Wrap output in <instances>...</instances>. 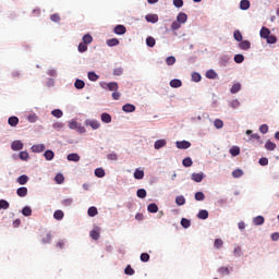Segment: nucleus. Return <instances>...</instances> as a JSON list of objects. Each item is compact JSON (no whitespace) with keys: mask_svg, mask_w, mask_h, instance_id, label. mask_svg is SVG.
Masks as SVG:
<instances>
[{"mask_svg":"<svg viewBox=\"0 0 279 279\" xmlns=\"http://www.w3.org/2000/svg\"><path fill=\"white\" fill-rule=\"evenodd\" d=\"M101 88H108V90L117 92L119 90V84L117 82L104 83L101 84Z\"/></svg>","mask_w":279,"mask_h":279,"instance_id":"nucleus-1","label":"nucleus"},{"mask_svg":"<svg viewBox=\"0 0 279 279\" xmlns=\"http://www.w3.org/2000/svg\"><path fill=\"white\" fill-rule=\"evenodd\" d=\"M85 125L92 128V130H99V128H101V124L99 123V121L90 120V119L85 121Z\"/></svg>","mask_w":279,"mask_h":279,"instance_id":"nucleus-2","label":"nucleus"},{"mask_svg":"<svg viewBox=\"0 0 279 279\" xmlns=\"http://www.w3.org/2000/svg\"><path fill=\"white\" fill-rule=\"evenodd\" d=\"M31 149L34 154H43L45 151V144H35Z\"/></svg>","mask_w":279,"mask_h":279,"instance_id":"nucleus-3","label":"nucleus"},{"mask_svg":"<svg viewBox=\"0 0 279 279\" xmlns=\"http://www.w3.org/2000/svg\"><path fill=\"white\" fill-rule=\"evenodd\" d=\"M114 34H117L118 36H123V34H125V32H128V28H125L124 25H117L113 29Z\"/></svg>","mask_w":279,"mask_h":279,"instance_id":"nucleus-4","label":"nucleus"},{"mask_svg":"<svg viewBox=\"0 0 279 279\" xmlns=\"http://www.w3.org/2000/svg\"><path fill=\"white\" fill-rule=\"evenodd\" d=\"M11 149H13V151H21V149H23V142L19 140L12 142Z\"/></svg>","mask_w":279,"mask_h":279,"instance_id":"nucleus-5","label":"nucleus"},{"mask_svg":"<svg viewBox=\"0 0 279 279\" xmlns=\"http://www.w3.org/2000/svg\"><path fill=\"white\" fill-rule=\"evenodd\" d=\"M239 48L243 51H250V49H252V44L248 40H242L239 44Z\"/></svg>","mask_w":279,"mask_h":279,"instance_id":"nucleus-6","label":"nucleus"},{"mask_svg":"<svg viewBox=\"0 0 279 279\" xmlns=\"http://www.w3.org/2000/svg\"><path fill=\"white\" fill-rule=\"evenodd\" d=\"M178 149H189L191 147V142L189 141H181L175 143Z\"/></svg>","mask_w":279,"mask_h":279,"instance_id":"nucleus-7","label":"nucleus"},{"mask_svg":"<svg viewBox=\"0 0 279 279\" xmlns=\"http://www.w3.org/2000/svg\"><path fill=\"white\" fill-rule=\"evenodd\" d=\"M177 21L182 25L186 23V21H189V15H186V13L181 12L178 14Z\"/></svg>","mask_w":279,"mask_h":279,"instance_id":"nucleus-8","label":"nucleus"},{"mask_svg":"<svg viewBox=\"0 0 279 279\" xmlns=\"http://www.w3.org/2000/svg\"><path fill=\"white\" fill-rule=\"evenodd\" d=\"M66 158L70 162H80V155L77 153L69 154Z\"/></svg>","mask_w":279,"mask_h":279,"instance_id":"nucleus-9","label":"nucleus"},{"mask_svg":"<svg viewBox=\"0 0 279 279\" xmlns=\"http://www.w3.org/2000/svg\"><path fill=\"white\" fill-rule=\"evenodd\" d=\"M145 19L147 23H158V14H147Z\"/></svg>","mask_w":279,"mask_h":279,"instance_id":"nucleus-10","label":"nucleus"},{"mask_svg":"<svg viewBox=\"0 0 279 279\" xmlns=\"http://www.w3.org/2000/svg\"><path fill=\"white\" fill-rule=\"evenodd\" d=\"M162 147H167V140H157L155 142V149H162Z\"/></svg>","mask_w":279,"mask_h":279,"instance_id":"nucleus-11","label":"nucleus"},{"mask_svg":"<svg viewBox=\"0 0 279 279\" xmlns=\"http://www.w3.org/2000/svg\"><path fill=\"white\" fill-rule=\"evenodd\" d=\"M269 34H271V31H269V28L267 27H262L260 32H259V36L260 38H269Z\"/></svg>","mask_w":279,"mask_h":279,"instance_id":"nucleus-12","label":"nucleus"},{"mask_svg":"<svg viewBox=\"0 0 279 279\" xmlns=\"http://www.w3.org/2000/svg\"><path fill=\"white\" fill-rule=\"evenodd\" d=\"M133 175H134L135 180H143V178H145V171H143L141 169H135V172Z\"/></svg>","mask_w":279,"mask_h":279,"instance_id":"nucleus-13","label":"nucleus"},{"mask_svg":"<svg viewBox=\"0 0 279 279\" xmlns=\"http://www.w3.org/2000/svg\"><path fill=\"white\" fill-rule=\"evenodd\" d=\"M123 112H134L136 107L132 104H126L122 107Z\"/></svg>","mask_w":279,"mask_h":279,"instance_id":"nucleus-14","label":"nucleus"},{"mask_svg":"<svg viewBox=\"0 0 279 279\" xmlns=\"http://www.w3.org/2000/svg\"><path fill=\"white\" fill-rule=\"evenodd\" d=\"M100 119L102 123H112V117L109 113H102Z\"/></svg>","mask_w":279,"mask_h":279,"instance_id":"nucleus-15","label":"nucleus"},{"mask_svg":"<svg viewBox=\"0 0 279 279\" xmlns=\"http://www.w3.org/2000/svg\"><path fill=\"white\" fill-rule=\"evenodd\" d=\"M170 86L171 88H180V86H182V81L173 78L172 81H170Z\"/></svg>","mask_w":279,"mask_h":279,"instance_id":"nucleus-16","label":"nucleus"},{"mask_svg":"<svg viewBox=\"0 0 279 279\" xmlns=\"http://www.w3.org/2000/svg\"><path fill=\"white\" fill-rule=\"evenodd\" d=\"M53 218L57 219V221L64 219V211L60 209L56 210L53 214Z\"/></svg>","mask_w":279,"mask_h":279,"instance_id":"nucleus-17","label":"nucleus"},{"mask_svg":"<svg viewBox=\"0 0 279 279\" xmlns=\"http://www.w3.org/2000/svg\"><path fill=\"white\" fill-rule=\"evenodd\" d=\"M192 180L194 182H202V180H204V174L202 172H199V173H192Z\"/></svg>","mask_w":279,"mask_h":279,"instance_id":"nucleus-18","label":"nucleus"},{"mask_svg":"<svg viewBox=\"0 0 279 279\" xmlns=\"http://www.w3.org/2000/svg\"><path fill=\"white\" fill-rule=\"evenodd\" d=\"M16 195H19V197H26L27 196V187H19L16 190Z\"/></svg>","mask_w":279,"mask_h":279,"instance_id":"nucleus-19","label":"nucleus"},{"mask_svg":"<svg viewBox=\"0 0 279 279\" xmlns=\"http://www.w3.org/2000/svg\"><path fill=\"white\" fill-rule=\"evenodd\" d=\"M17 182L21 185H25L26 182H29V177H27V174H22L17 178Z\"/></svg>","mask_w":279,"mask_h":279,"instance_id":"nucleus-20","label":"nucleus"},{"mask_svg":"<svg viewBox=\"0 0 279 279\" xmlns=\"http://www.w3.org/2000/svg\"><path fill=\"white\" fill-rule=\"evenodd\" d=\"M253 222L255 226H263V223H265V217L257 216L253 219Z\"/></svg>","mask_w":279,"mask_h":279,"instance_id":"nucleus-21","label":"nucleus"},{"mask_svg":"<svg viewBox=\"0 0 279 279\" xmlns=\"http://www.w3.org/2000/svg\"><path fill=\"white\" fill-rule=\"evenodd\" d=\"M175 204L178 206H184L186 204V198H184L183 195L177 196L175 197Z\"/></svg>","mask_w":279,"mask_h":279,"instance_id":"nucleus-22","label":"nucleus"},{"mask_svg":"<svg viewBox=\"0 0 279 279\" xmlns=\"http://www.w3.org/2000/svg\"><path fill=\"white\" fill-rule=\"evenodd\" d=\"M265 149H267L268 151H274V149H276V143L267 141L265 144Z\"/></svg>","mask_w":279,"mask_h":279,"instance_id":"nucleus-23","label":"nucleus"},{"mask_svg":"<svg viewBox=\"0 0 279 279\" xmlns=\"http://www.w3.org/2000/svg\"><path fill=\"white\" fill-rule=\"evenodd\" d=\"M77 49H78L80 53H84V52L88 51V44H85L83 41V43L78 44Z\"/></svg>","mask_w":279,"mask_h":279,"instance_id":"nucleus-24","label":"nucleus"},{"mask_svg":"<svg viewBox=\"0 0 279 279\" xmlns=\"http://www.w3.org/2000/svg\"><path fill=\"white\" fill-rule=\"evenodd\" d=\"M8 123L11 128H16V125H19V119L16 117H11L9 118Z\"/></svg>","mask_w":279,"mask_h":279,"instance_id":"nucleus-25","label":"nucleus"},{"mask_svg":"<svg viewBox=\"0 0 279 279\" xmlns=\"http://www.w3.org/2000/svg\"><path fill=\"white\" fill-rule=\"evenodd\" d=\"M99 211L97 210V207H89L87 210L89 217H97Z\"/></svg>","mask_w":279,"mask_h":279,"instance_id":"nucleus-26","label":"nucleus"},{"mask_svg":"<svg viewBox=\"0 0 279 279\" xmlns=\"http://www.w3.org/2000/svg\"><path fill=\"white\" fill-rule=\"evenodd\" d=\"M240 10H250V0H241Z\"/></svg>","mask_w":279,"mask_h":279,"instance_id":"nucleus-27","label":"nucleus"},{"mask_svg":"<svg viewBox=\"0 0 279 279\" xmlns=\"http://www.w3.org/2000/svg\"><path fill=\"white\" fill-rule=\"evenodd\" d=\"M44 156L46 160H52L53 158H56V154L53 153V150H46Z\"/></svg>","mask_w":279,"mask_h":279,"instance_id":"nucleus-28","label":"nucleus"},{"mask_svg":"<svg viewBox=\"0 0 279 279\" xmlns=\"http://www.w3.org/2000/svg\"><path fill=\"white\" fill-rule=\"evenodd\" d=\"M229 154H231V156H239V154H241V148H239V146H233L230 148Z\"/></svg>","mask_w":279,"mask_h":279,"instance_id":"nucleus-29","label":"nucleus"},{"mask_svg":"<svg viewBox=\"0 0 279 279\" xmlns=\"http://www.w3.org/2000/svg\"><path fill=\"white\" fill-rule=\"evenodd\" d=\"M247 136H251V141H260V135H258V133H254L252 134V130H247L246 131Z\"/></svg>","mask_w":279,"mask_h":279,"instance_id":"nucleus-30","label":"nucleus"},{"mask_svg":"<svg viewBox=\"0 0 279 279\" xmlns=\"http://www.w3.org/2000/svg\"><path fill=\"white\" fill-rule=\"evenodd\" d=\"M206 77H207L208 80H216V77H217V72H215V70H208V71L206 72Z\"/></svg>","mask_w":279,"mask_h":279,"instance_id":"nucleus-31","label":"nucleus"},{"mask_svg":"<svg viewBox=\"0 0 279 279\" xmlns=\"http://www.w3.org/2000/svg\"><path fill=\"white\" fill-rule=\"evenodd\" d=\"M75 88H77V90H82V88H84V86H86V83H84V81L82 80H76L74 83Z\"/></svg>","mask_w":279,"mask_h":279,"instance_id":"nucleus-32","label":"nucleus"},{"mask_svg":"<svg viewBox=\"0 0 279 279\" xmlns=\"http://www.w3.org/2000/svg\"><path fill=\"white\" fill-rule=\"evenodd\" d=\"M195 199L196 202H204V199H206V195L204 194V192H196Z\"/></svg>","mask_w":279,"mask_h":279,"instance_id":"nucleus-33","label":"nucleus"},{"mask_svg":"<svg viewBox=\"0 0 279 279\" xmlns=\"http://www.w3.org/2000/svg\"><path fill=\"white\" fill-rule=\"evenodd\" d=\"M95 175L96 178H104L106 175V170H104L102 168H97L95 170Z\"/></svg>","mask_w":279,"mask_h":279,"instance_id":"nucleus-34","label":"nucleus"},{"mask_svg":"<svg viewBox=\"0 0 279 279\" xmlns=\"http://www.w3.org/2000/svg\"><path fill=\"white\" fill-rule=\"evenodd\" d=\"M183 167H193V159L191 157H186L182 160Z\"/></svg>","mask_w":279,"mask_h":279,"instance_id":"nucleus-35","label":"nucleus"},{"mask_svg":"<svg viewBox=\"0 0 279 279\" xmlns=\"http://www.w3.org/2000/svg\"><path fill=\"white\" fill-rule=\"evenodd\" d=\"M22 214L24 215V217H32V207L25 206L22 209Z\"/></svg>","mask_w":279,"mask_h":279,"instance_id":"nucleus-36","label":"nucleus"},{"mask_svg":"<svg viewBox=\"0 0 279 279\" xmlns=\"http://www.w3.org/2000/svg\"><path fill=\"white\" fill-rule=\"evenodd\" d=\"M233 38L234 40H236L238 43H241L243 40V35L241 34V31H235L233 33Z\"/></svg>","mask_w":279,"mask_h":279,"instance_id":"nucleus-37","label":"nucleus"},{"mask_svg":"<svg viewBox=\"0 0 279 279\" xmlns=\"http://www.w3.org/2000/svg\"><path fill=\"white\" fill-rule=\"evenodd\" d=\"M83 43L85 45H90L93 43V36L90 34H86L83 36Z\"/></svg>","mask_w":279,"mask_h":279,"instance_id":"nucleus-38","label":"nucleus"},{"mask_svg":"<svg viewBox=\"0 0 279 279\" xmlns=\"http://www.w3.org/2000/svg\"><path fill=\"white\" fill-rule=\"evenodd\" d=\"M239 90H241V84L240 83L233 84L231 87L232 95H236V93H239Z\"/></svg>","mask_w":279,"mask_h":279,"instance_id":"nucleus-39","label":"nucleus"},{"mask_svg":"<svg viewBox=\"0 0 279 279\" xmlns=\"http://www.w3.org/2000/svg\"><path fill=\"white\" fill-rule=\"evenodd\" d=\"M87 76L90 82H97V80H99V75L95 72H88Z\"/></svg>","mask_w":279,"mask_h":279,"instance_id":"nucleus-40","label":"nucleus"},{"mask_svg":"<svg viewBox=\"0 0 279 279\" xmlns=\"http://www.w3.org/2000/svg\"><path fill=\"white\" fill-rule=\"evenodd\" d=\"M89 236L94 240V241H98L99 240V231L98 230H92L89 233Z\"/></svg>","mask_w":279,"mask_h":279,"instance_id":"nucleus-41","label":"nucleus"},{"mask_svg":"<svg viewBox=\"0 0 279 279\" xmlns=\"http://www.w3.org/2000/svg\"><path fill=\"white\" fill-rule=\"evenodd\" d=\"M137 197L145 199L147 197V191H145V189L137 190Z\"/></svg>","mask_w":279,"mask_h":279,"instance_id":"nucleus-42","label":"nucleus"},{"mask_svg":"<svg viewBox=\"0 0 279 279\" xmlns=\"http://www.w3.org/2000/svg\"><path fill=\"white\" fill-rule=\"evenodd\" d=\"M8 208H10V203L5 199H0V209L8 210Z\"/></svg>","mask_w":279,"mask_h":279,"instance_id":"nucleus-43","label":"nucleus"},{"mask_svg":"<svg viewBox=\"0 0 279 279\" xmlns=\"http://www.w3.org/2000/svg\"><path fill=\"white\" fill-rule=\"evenodd\" d=\"M266 40L269 45H276V43H278V38H276V36L274 35H268V37H266Z\"/></svg>","mask_w":279,"mask_h":279,"instance_id":"nucleus-44","label":"nucleus"},{"mask_svg":"<svg viewBox=\"0 0 279 279\" xmlns=\"http://www.w3.org/2000/svg\"><path fill=\"white\" fill-rule=\"evenodd\" d=\"M147 210L148 213H158V205H156L155 203H151L148 205Z\"/></svg>","mask_w":279,"mask_h":279,"instance_id":"nucleus-45","label":"nucleus"},{"mask_svg":"<svg viewBox=\"0 0 279 279\" xmlns=\"http://www.w3.org/2000/svg\"><path fill=\"white\" fill-rule=\"evenodd\" d=\"M107 45H108V47H117V45H119V39H117V38L108 39Z\"/></svg>","mask_w":279,"mask_h":279,"instance_id":"nucleus-46","label":"nucleus"},{"mask_svg":"<svg viewBox=\"0 0 279 279\" xmlns=\"http://www.w3.org/2000/svg\"><path fill=\"white\" fill-rule=\"evenodd\" d=\"M146 45L147 47H156V39L154 37H147Z\"/></svg>","mask_w":279,"mask_h":279,"instance_id":"nucleus-47","label":"nucleus"},{"mask_svg":"<svg viewBox=\"0 0 279 279\" xmlns=\"http://www.w3.org/2000/svg\"><path fill=\"white\" fill-rule=\"evenodd\" d=\"M192 82H202V74L197 72L192 73Z\"/></svg>","mask_w":279,"mask_h":279,"instance_id":"nucleus-48","label":"nucleus"},{"mask_svg":"<svg viewBox=\"0 0 279 279\" xmlns=\"http://www.w3.org/2000/svg\"><path fill=\"white\" fill-rule=\"evenodd\" d=\"M197 217L198 219H206L208 217V210L202 209L201 211H198Z\"/></svg>","mask_w":279,"mask_h":279,"instance_id":"nucleus-49","label":"nucleus"},{"mask_svg":"<svg viewBox=\"0 0 279 279\" xmlns=\"http://www.w3.org/2000/svg\"><path fill=\"white\" fill-rule=\"evenodd\" d=\"M166 64H167L168 66H173V64H175V57H173V56L168 57V58L166 59Z\"/></svg>","mask_w":279,"mask_h":279,"instance_id":"nucleus-50","label":"nucleus"},{"mask_svg":"<svg viewBox=\"0 0 279 279\" xmlns=\"http://www.w3.org/2000/svg\"><path fill=\"white\" fill-rule=\"evenodd\" d=\"M244 60H245V57H244L243 54H235V56H234V62H235L236 64L243 63Z\"/></svg>","mask_w":279,"mask_h":279,"instance_id":"nucleus-51","label":"nucleus"},{"mask_svg":"<svg viewBox=\"0 0 279 279\" xmlns=\"http://www.w3.org/2000/svg\"><path fill=\"white\" fill-rule=\"evenodd\" d=\"M214 247H216V250H220V247H223V240L216 239L214 242Z\"/></svg>","mask_w":279,"mask_h":279,"instance_id":"nucleus-52","label":"nucleus"},{"mask_svg":"<svg viewBox=\"0 0 279 279\" xmlns=\"http://www.w3.org/2000/svg\"><path fill=\"white\" fill-rule=\"evenodd\" d=\"M218 271L221 276H230V269L228 267H220Z\"/></svg>","mask_w":279,"mask_h":279,"instance_id":"nucleus-53","label":"nucleus"},{"mask_svg":"<svg viewBox=\"0 0 279 279\" xmlns=\"http://www.w3.org/2000/svg\"><path fill=\"white\" fill-rule=\"evenodd\" d=\"M54 181L57 182V184H62L64 182V175L62 173H58L54 177Z\"/></svg>","mask_w":279,"mask_h":279,"instance_id":"nucleus-54","label":"nucleus"},{"mask_svg":"<svg viewBox=\"0 0 279 279\" xmlns=\"http://www.w3.org/2000/svg\"><path fill=\"white\" fill-rule=\"evenodd\" d=\"M50 21H52V23H60L61 19H60V14L58 13H53L50 15Z\"/></svg>","mask_w":279,"mask_h":279,"instance_id":"nucleus-55","label":"nucleus"},{"mask_svg":"<svg viewBox=\"0 0 279 279\" xmlns=\"http://www.w3.org/2000/svg\"><path fill=\"white\" fill-rule=\"evenodd\" d=\"M214 125L217 130H221V128H223V121L221 119H216Z\"/></svg>","mask_w":279,"mask_h":279,"instance_id":"nucleus-56","label":"nucleus"},{"mask_svg":"<svg viewBox=\"0 0 279 279\" xmlns=\"http://www.w3.org/2000/svg\"><path fill=\"white\" fill-rule=\"evenodd\" d=\"M51 114H52V117H56L57 119H61L63 113H62V110L54 109V110L51 111Z\"/></svg>","mask_w":279,"mask_h":279,"instance_id":"nucleus-57","label":"nucleus"},{"mask_svg":"<svg viewBox=\"0 0 279 279\" xmlns=\"http://www.w3.org/2000/svg\"><path fill=\"white\" fill-rule=\"evenodd\" d=\"M181 226L183 228H191V220L186 219V218H182L181 219Z\"/></svg>","mask_w":279,"mask_h":279,"instance_id":"nucleus-58","label":"nucleus"},{"mask_svg":"<svg viewBox=\"0 0 279 279\" xmlns=\"http://www.w3.org/2000/svg\"><path fill=\"white\" fill-rule=\"evenodd\" d=\"M124 272L126 274V276H134V269L130 265L126 266V268L124 269Z\"/></svg>","mask_w":279,"mask_h":279,"instance_id":"nucleus-59","label":"nucleus"},{"mask_svg":"<svg viewBox=\"0 0 279 279\" xmlns=\"http://www.w3.org/2000/svg\"><path fill=\"white\" fill-rule=\"evenodd\" d=\"M259 132H260L262 134H267V133L269 132V126H268L267 124H262V125L259 126Z\"/></svg>","mask_w":279,"mask_h":279,"instance_id":"nucleus-60","label":"nucleus"},{"mask_svg":"<svg viewBox=\"0 0 279 279\" xmlns=\"http://www.w3.org/2000/svg\"><path fill=\"white\" fill-rule=\"evenodd\" d=\"M140 258L142 263H149V254L147 253H142Z\"/></svg>","mask_w":279,"mask_h":279,"instance_id":"nucleus-61","label":"nucleus"},{"mask_svg":"<svg viewBox=\"0 0 279 279\" xmlns=\"http://www.w3.org/2000/svg\"><path fill=\"white\" fill-rule=\"evenodd\" d=\"M78 125L80 124L75 120L69 122L70 130H77Z\"/></svg>","mask_w":279,"mask_h":279,"instance_id":"nucleus-62","label":"nucleus"},{"mask_svg":"<svg viewBox=\"0 0 279 279\" xmlns=\"http://www.w3.org/2000/svg\"><path fill=\"white\" fill-rule=\"evenodd\" d=\"M232 175L234 178H241L243 175V171L241 169H235L233 170Z\"/></svg>","mask_w":279,"mask_h":279,"instance_id":"nucleus-63","label":"nucleus"},{"mask_svg":"<svg viewBox=\"0 0 279 279\" xmlns=\"http://www.w3.org/2000/svg\"><path fill=\"white\" fill-rule=\"evenodd\" d=\"M180 27H181V24L179 23L178 20L174 21V22L172 23V25H171V29H173V32L180 29Z\"/></svg>","mask_w":279,"mask_h":279,"instance_id":"nucleus-64","label":"nucleus"}]
</instances>
